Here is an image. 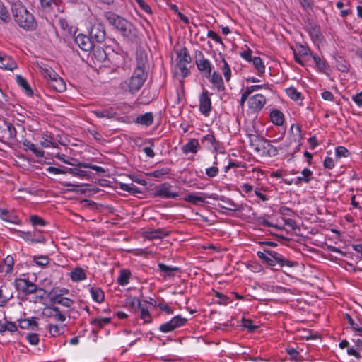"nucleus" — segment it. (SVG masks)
I'll return each mask as SVG.
<instances>
[{"label":"nucleus","instance_id":"nucleus-1","mask_svg":"<svg viewBox=\"0 0 362 362\" xmlns=\"http://www.w3.org/2000/svg\"><path fill=\"white\" fill-rule=\"evenodd\" d=\"M11 12L14 21L22 29L33 31L37 28V23L35 18L21 1L11 4Z\"/></svg>","mask_w":362,"mask_h":362},{"label":"nucleus","instance_id":"nucleus-2","mask_svg":"<svg viewBox=\"0 0 362 362\" xmlns=\"http://www.w3.org/2000/svg\"><path fill=\"white\" fill-rule=\"evenodd\" d=\"M251 146L255 151L264 156H275L278 153L277 148L272 145L267 139L256 135H250Z\"/></svg>","mask_w":362,"mask_h":362},{"label":"nucleus","instance_id":"nucleus-3","mask_svg":"<svg viewBox=\"0 0 362 362\" xmlns=\"http://www.w3.org/2000/svg\"><path fill=\"white\" fill-rule=\"evenodd\" d=\"M41 74L49 80V86L58 92L66 89V83L63 79L50 67L40 66Z\"/></svg>","mask_w":362,"mask_h":362},{"label":"nucleus","instance_id":"nucleus-4","mask_svg":"<svg viewBox=\"0 0 362 362\" xmlns=\"http://www.w3.org/2000/svg\"><path fill=\"white\" fill-rule=\"evenodd\" d=\"M257 255L270 266H274L278 264L281 267L287 266L292 267L296 265V263L285 259L281 255L276 252H258Z\"/></svg>","mask_w":362,"mask_h":362},{"label":"nucleus","instance_id":"nucleus-5","mask_svg":"<svg viewBox=\"0 0 362 362\" xmlns=\"http://www.w3.org/2000/svg\"><path fill=\"white\" fill-rule=\"evenodd\" d=\"M43 317L49 320L64 323L66 320L67 312L64 310H61L58 306L54 304L47 305L44 308L42 313Z\"/></svg>","mask_w":362,"mask_h":362},{"label":"nucleus","instance_id":"nucleus-6","mask_svg":"<svg viewBox=\"0 0 362 362\" xmlns=\"http://www.w3.org/2000/svg\"><path fill=\"white\" fill-rule=\"evenodd\" d=\"M177 64L175 66L176 73L180 71L181 76L184 78L188 73L189 70L187 67L191 62V57L187 52L186 47H182L180 50L177 51Z\"/></svg>","mask_w":362,"mask_h":362},{"label":"nucleus","instance_id":"nucleus-7","mask_svg":"<svg viewBox=\"0 0 362 362\" xmlns=\"http://www.w3.org/2000/svg\"><path fill=\"white\" fill-rule=\"evenodd\" d=\"M14 286L18 291L25 295L35 293L38 289L37 285L30 281L26 274H23L20 278L16 279Z\"/></svg>","mask_w":362,"mask_h":362},{"label":"nucleus","instance_id":"nucleus-8","mask_svg":"<svg viewBox=\"0 0 362 362\" xmlns=\"http://www.w3.org/2000/svg\"><path fill=\"white\" fill-rule=\"evenodd\" d=\"M146 71L135 69L129 82V90L132 93L139 90L146 81Z\"/></svg>","mask_w":362,"mask_h":362},{"label":"nucleus","instance_id":"nucleus-9","mask_svg":"<svg viewBox=\"0 0 362 362\" xmlns=\"http://www.w3.org/2000/svg\"><path fill=\"white\" fill-rule=\"evenodd\" d=\"M75 42L83 52V54L79 53L83 60H84L85 57L88 59L90 54V37L83 34H79L76 37Z\"/></svg>","mask_w":362,"mask_h":362},{"label":"nucleus","instance_id":"nucleus-10","mask_svg":"<svg viewBox=\"0 0 362 362\" xmlns=\"http://www.w3.org/2000/svg\"><path fill=\"white\" fill-rule=\"evenodd\" d=\"M186 321V318L182 317L180 315H177L171 319L169 322L162 324L159 327V330L164 333L172 332L177 327L183 325Z\"/></svg>","mask_w":362,"mask_h":362},{"label":"nucleus","instance_id":"nucleus-11","mask_svg":"<svg viewBox=\"0 0 362 362\" xmlns=\"http://www.w3.org/2000/svg\"><path fill=\"white\" fill-rule=\"evenodd\" d=\"M118 31L120 32L124 37L131 41L136 40L139 37L137 30L132 23L127 21L123 22V25L119 28Z\"/></svg>","mask_w":362,"mask_h":362},{"label":"nucleus","instance_id":"nucleus-12","mask_svg":"<svg viewBox=\"0 0 362 362\" xmlns=\"http://www.w3.org/2000/svg\"><path fill=\"white\" fill-rule=\"evenodd\" d=\"M266 98L262 94H256L248 98V106L254 112L260 111L266 104Z\"/></svg>","mask_w":362,"mask_h":362},{"label":"nucleus","instance_id":"nucleus-13","mask_svg":"<svg viewBox=\"0 0 362 362\" xmlns=\"http://www.w3.org/2000/svg\"><path fill=\"white\" fill-rule=\"evenodd\" d=\"M211 110V102L208 90L202 92L199 97V110L205 116H208Z\"/></svg>","mask_w":362,"mask_h":362},{"label":"nucleus","instance_id":"nucleus-14","mask_svg":"<svg viewBox=\"0 0 362 362\" xmlns=\"http://www.w3.org/2000/svg\"><path fill=\"white\" fill-rule=\"evenodd\" d=\"M47 18L53 20L59 13L63 12V7L59 5L58 1L54 0L48 6L43 10Z\"/></svg>","mask_w":362,"mask_h":362},{"label":"nucleus","instance_id":"nucleus-15","mask_svg":"<svg viewBox=\"0 0 362 362\" xmlns=\"http://www.w3.org/2000/svg\"><path fill=\"white\" fill-rule=\"evenodd\" d=\"M16 62L9 55L0 52V68L5 70L13 71L17 69Z\"/></svg>","mask_w":362,"mask_h":362},{"label":"nucleus","instance_id":"nucleus-16","mask_svg":"<svg viewBox=\"0 0 362 362\" xmlns=\"http://www.w3.org/2000/svg\"><path fill=\"white\" fill-rule=\"evenodd\" d=\"M74 168H68V173L75 176L83 177L88 176V172L83 168H90V164H83L77 160Z\"/></svg>","mask_w":362,"mask_h":362},{"label":"nucleus","instance_id":"nucleus-17","mask_svg":"<svg viewBox=\"0 0 362 362\" xmlns=\"http://www.w3.org/2000/svg\"><path fill=\"white\" fill-rule=\"evenodd\" d=\"M18 235L25 241L34 243H44L45 239L40 235H37L35 231H18Z\"/></svg>","mask_w":362,"mask_h":362},{"label":"nucleus","instance_id":"nucleus-18","mask_svg":"<svg viewBox=\"0 0 362 362\" xmlns=\"http://www.w3.org/2000/svg\"><path fill=\"white\" fill-rule=\"evenodd\" d=\"M155 196L172 199L177 197L178 194L171 191V187L170 185L163 184L157 188Z\"/></svg>","mask_w":362,"mask_h":362},{"label":"nucleus","instance_id":"nucleus-19","mask_svg":"<svg viewBox=\"0 0 362 362\" xmlns=\"http://www.w3.org/2000/svg\"><path fill=\"white\" fill-rule=\"evenodd\" d=\"M18 326L23 329H31L37 331L38 329L37 319L35 317L30 318L20 319Z\"/></svg>","mask_w":362,"mask_h":362},{"label":"nucleus","instance_id":"nucleus-20","mask_svg":"<svg viewBox=\"0 0 362 362\" xmlns=\"http://www.w3.org/2000/svg\"><path fill=\"white\" fill-rule=\"evenodd\" d=\"M0 218L3 221L13 224L19 225L20 219L15 214L8 209L0 208Z\"/></svg>","mask_w":362,"mask_h":362},{"label":"nucleus","instance_id":"nucleus-21","mask_svg":"<svg viewBox=\"0 0 362 362\" xmlns=\"http://www.w3.org/2000/svg\"><path fill=\"white\" fill-rule=\"evenodd\" d=\"M105 16L108 23L111 25L114 26L117 30L123 25V22L127 21L126 19L112 12L105 13Z\"/></svg>","mask_w":362,"mask_h":362},{"label":"nucleus","instance_id":"nucleus-22","mask_svg":"<svg viewBox=\"0 0 362 362\" xmlns=\"http://www.w3.org/2000/svg\"><path fill=\"white\" fill-rule=\"evenodd\" d=\"M92 38L98 42H103L105 39L104 25L101 23L94 25L92 28Z\"/></svg>","mask_w":362,"mask_h":362},{"label":"nucleus","instance_id":"nucleus-23","mask_svg":"<svg viewBox=\"0 0 362 362\" xmlns=\"http://www.w3.org/2000/svg\"><path fill=\"white\" fill-rule=\"evenodd\" d=\"M136 69L146 71L148 67L147 54L143 51H138L136 57Z\"/></svg>","mask_w":362,"mask_h":362},{"label":"nucleus","instance_id":"nucleus-24","mask_svg":"<svg viewBox=\"0 0 362 362\" xmlns=\"http://www.w3.org/2000/svg\"><path fill=\"white\" fill-rule=\"evenodd\" d=\"M69 276L72 281L79 282L86 279L87 275L85 270L81 267H75L71 270Z\"/></svg>","mask_w":362,"mask_h":362},{"label":"nucleus","instance_id":"nucleus-25","mask_svg":"<svg viewBox=\"0 0 362 362\" xmlns=\"http://www.w3.org/2000/svg\"><path fill=\"white\" fill-rule=\"evenodd\" d=\"M199 148L200 145L198 140L190 139L186 144L182 146V151L185 154H188L189 153H196Z\"/></svg>","mask_w":362,"mask_h":362},{"label":"nucleus","instance_id":"nucleus-26","mask_svg":"<svg viewBox=\"0 0 362 362\" xmlns=\"http://www.w3.org/2000/svg\"><path fill=\"white\" fill-rule=\"evenodd\" d=\"M14 260L12 256H6L2 262H0V272L1 273L10 274L13 269Z\"/></svg>","mask_w":362,"mask_h":362},{"label":"nucleus","instance_id":"nucleus-27","mask_svg":"<svg viewBox=\"0 0 362 362\" xmlns=\"http://www.w3.org/2000/svg\"><path fill=\"white\" fill-rule=\"evenodd\" d=\"M53 304H59L65 308H69L74 305V301L66 297L61 296V295H54L50 298Z\"/></svg>","mask_w":362,"mask_h":362},{"label":"nucleus","instance_id":"nucleus-28","mask_svg":"<svg viewBox=\"0 0 362 362\" xmlns=\"http://www.w3.org/2000/svg\"><path fill=\"white\" fill-rule=\"evenodd\" d=\"M23 146L25 147V151H30L33 154H35L37 157H42L44 156V151L37 148L35 144L32 143L31 141H28V139H23L22 138V140H21Z\"/></svg>","mask_w":362,"mask_h":362},{"label":"nucleus","instance_id":"nucleus-29","mask_svg":"<svg viewBox=\"0 0 362 362\" xmlns=\"http://www.w3.org/2000/svg\"><path fill=\"white\" fill-rule=\"evenodd\" d=\"M16 83H18V85L22 88V89L23 90V91L25 92V93L27 95H28V96L33 95V91L30 86L28 83L27 80L24 77H23L21 75H17L16 76Z\"/></svg>","mask_w":362,"mask_h":362},{"label":"nucleus","instance_id":"nucleus-30","mask_svg":"<svg viewBox=\"0 0 362 362\" xmlns=\"http://www.w3.org/2000/svg\"><path fill=\"white\" fill-rule=\"evenodd\" d=\"M64 324H52L49 323L47 325V329L49 330V334L52 337H59L64 334Z\"/></svg>","mask_w":362,"mask_h":362},{"label":"nucleus","instance_id":"nucleus-31","mask_svg":"<svg viewBox=\"0 0 362 362\" xmlns=\"http://www.w3.org/2000/svg\"><path fill=\"white\" fill-rule=\"evenodd\" d=\"M5 125L6 127L5 134L7 136V139L21 143V141L18 139L17 131L13 124L11 122H6Z\"/></svg>","mask_w":362,"mask_h":362},{"label":"nucleus","instance_id":"nucleus-32","mask_svg":"<svg viewBox=\"0 0 362 362\" xmlns=\"http://www.w3.org/2000/svg\"><path fill=\"white\" fill-rule=\"evenodd\" d=\"M270 119L276 126H281L284 122L283 113L278 110H273L270 112Z\"/></svg>","mask_w":362,"mask_h":362},{"label":"nucleus","instance_id":"nucleus-33","mask_svg":"<svg viewBox=\"0 0 362 362\" xmlns=\"http://www.w3.org/2000/svg\"><path fill=\"white\" fill-rule=\"evenodd\" d=\"M218 206L221 209L230 211H236L238 209V205L233 200L224 197L220 199Z\"/></svg>","mask_w":362,"mask_h":362},{"label":"nucleus","instance_id":"nucleus-34","mask_svg":"<svg viewBox=\"0 0 362 362\" xmlns=\"http://www.w3.org/2000/svg\"><path fill=\"white\" fill-rule=\"evenodd\" d=\"M49 262L50 259L47 255H37L33 257V262L35 263L36 266L41 268L46 267Z\"/></svg>","mask_w":362,"mask_h":362},{"label":"nucleus","instance_id":"nucleus-35","mask_svg":"<svg viewBox=\"0 0 362 362\" xmlns=\"http://www.w3.org/2000/svg\"><path fill=\"white\" fill-rule=\"evenodd\" d=\"M138 124L145 126H149L153 123V116L151 112H146L144 115H140L136 119Z\"/></svg>","mask_w":362,"mask_h":362},{"label":"nucleus","instance_id":"nucleus-36","mask_svg":"<svg viewBox=\"0 0 362 362\" xmlns=\"http://www.w3.org/2000/svg\"><path fill=\"white\" fill-rule=\"evenodd\" d=\"M92 52L95 59L99 62H101L106 59V53L100 46H92Z\"/></svg>","mask_w":362,"mask_h":362},{"label":"nucleus","instance_id":"nucleus-37","mask_svg":"<svg viewBox=\"0 0 362 362\" xmlns=\"http://www.w3.org/2000/svg\"><path fill=\"white\" fill-rule=\"evenodd\" d=\"M197 65L201 71H206L209 75L211 74V67L208 59L202 57L197 61Z\"/></svg>","mask_w":362,"mask_h":362},{"label":"nucleus","instance_id":"nucleus-38","mask_svg":"<svg viewBox=\"0 0 362 362\" xmlns=\"http://www.w3.org/2000/svg\"><path fill=\"white\" fill-rule=\"evenodd\" d=\"M131 272L127 269H122L117 278V282L121 286H125L129 283Z\"/></svg>","mask_w":362,"mask_h":362},{"label":"nucleus","instance_id":"nucleus-39","mask_svg":"<svg viewBox=\"0 0 362 362\" xmlns=\"http://www.w3.org/2000/svg\"><path fill=\"white\" fill-rule=\"evenodd\" d=\"M311 175H312V172L309 169L305 168L302 171V173H301V176H299V177H296V179L295 180L294 183L296 185H299L302 182L308 183L310 180V177Z\"/></svg>","mask_w":362,"mask_h":362},{"label":"nucleus","instance_id":"nucleus-40","mask_svg":"<svg viewBox=\"0 0 362 362\" xmlns=\"http://www.w3.org/2000/svg\"><path fill=\"white\" fill-rule=\"evenodd\" d=\"M119 187L121 189L126 191L130 194H135L137 193H140L141 191L139 189L138 187H136L133 184H126L123 182H119L118 183Z\"/></svg>","mask_w":362,"mask_h":362},{"label":"nucleus","instance_id":"nucleus-41","mask_svg":"<svg viewBox=\"0 0 362 362\" xmlns=\"http://www.w3.org/2000/svg\"><path fill=\"white\" fill-rule=\"evenodd\" d=\"M211 82L218 89L223 88V81L221 76L216 71H214L211 77Z\"/></svg>","mask_w":362,"mask_h":362},{"label":"nucleus","instance_id":"nucleus-42","mask_svg":"<svg viewBox=\"0 0 362 362\" xmlns=\"http://www.w3.org/2000/svg\"><path fill=\"white\" fill-rule=\"evenodd\" d=\"M92 299L97 303H101L105 299L104 292L100 288H92Z\"/></svg>","mask_w":362,"mask_h":362},{"label":"nucleus","instance_id":"nucleus-43","mask_svg":"<svg viewBox=\"0 0 362 362\" xmlns=\"http://www.w3.org/2000/svg\"><path fill=\"white\" fill-rule=\"evenodd\" d=\"M287 95L293 100L297 101L302 98L301 93L298 91L294 87L291 86L286 89Z\"/></svg>","mask_w":362,"mask_h":362},{"label":"nucleus","instance_id":"nucleus-44","mask_svg":"<svg viewBox=\"0 0 362 362\" xmlns=\"http://www.w3.org/2000/svg\"><path fill=\"white\" fill-rule=\"evenodd\" d=\"M30 221L34 227H42L47 224V222L37 215H32L30 217Z\"/></svg>","mask_w":362,"mask_h":362},{"label":"nucleus","instance_id":"nucleus-45","mask_svg":"<svg viewBox=\"0 0 362 362\" xmlns=\"http://www.w3.org/2000/svg\"><path fill=\"white\" fill-rule=\"evenodd\" d=\"M6 287L1 286L0 287V306H4L6 304L8 300L11 298V295L6 293Z\"/></svg>","mask_w":362,"mask_h":362},{"label":"nucleus","instance_id":"nucleus-46","mask_svg":"<svg viewBox=\"0 0 362 362\" xmlns=\"http://www.w3.org/2000/svg\"><path fill=\"white\" fill-rule=\"evenodd\" d=\"M253 66L255 67L259 74H263L265 71V66L262 59L259 57H255L252 61Z\"/></svg>","mask_w":362,"mask_h":362},{"label":"nucleus","instance_id":"nucleus-47","mask_svg":"<svg viewBox=\"0 0 362 362\" xmlns=\"http://www.w3.org/2000/svg\"><path fill=\"white\" fill-rule=\"evenodd\" d=\"M0 19L4 23H8L11 20L9 12L1 2H0Z\"/></svg>","mask_w":362,"mask_h":362},{"label":"nucleus","instance_id":"nucleus-48","mask_svg":"<svg viewBox=\"0 0 362 362\" xmlns=\"http://www.w3.org/2000/svg\"><path fill=\"white\" fill-rule=\"evenodd\" d=\"M168 235V233L162 230L151 231L148 235L150 239L163 238Z\"/></svg>","mask_w":362,"mask_h":362},{"label":"nucleus","instance_id":"nucleus-49","mask_svg":"<svg viewBox=\"0 0 362 362\" xmlns=\"http://www.w3.org/2000/svg\"><path fill=\"white\" fill-rule=\"evenodd\" d=\"M56 158H58L59 160L63 161L65 163H67V164H69V165H76V162H77L76 159L73 158L69 157V156H66L64 154L57 153L56 155Z\"/></svg>","mask_w":362,"mask_h":362},{"label":"nucleus","instance_id":"nucleus-50","mask_svg":"<svg viewBox=\"0 0 362 362\" xmlns=\"http://www.w3.org/2000/svg\"><path fill=\"white\" fill-rule=\"evenodd\" d=\"M185 200L193 204H197L199 202H204V199L203 197L193 194L187 195L185 197Z\"/></svg>","mask_w":362,"mask_h":362},{"label":"nucleus","instance_id":"nucleus-51","mask_svg":"<svg viewBox=\"0 0 362 362\" xmlns=\"http://www.w3.org/2000/svg\"><path fill=\"white\" fill-rule=\"evenodd\" d=\"M47 172L53 175L66 174L68 173V168H57L49 166L46 169Z\"/></svg>","mask_w":362,"mask_h":362},{"label":"nucleus","instance_id":"nucleus-52","mask_svg":"<svg viewBox=\"0 0 362 362\" xmlns=\"http://www.w3.org/2000/svg\"><path fill=\"white\" fill-rule=\"evenodd\" d=\"M222 61H223V65L221 67V70H222V72L223 74L226 81H228L230 79L231 71H230V66L228 64V63L226 62V61L224 59H223Z\"/></svg>","mask_w":362,"mask_h":362},{"label":"nucleus","instance_id":"nucleus-53","mask_svg":"<svg viewBox=\"0 0 362 362\" xmlns=\"http://www.w3.org/2000/svg\"><path fill=\"white\" fill-rule=\"evenodd\" d=\"M202 143H206L207 144L211 145V147L214 148H217V144L216 143V139L214 135L207 134L204 136L202 139Z\"/></svg>","mask_w":362,"mask_h":362},{"label":"nucleus","instance_id":"nucleus-54","mask_svg":"<svg viewBox=\"0 0 362 362\" xmlns=\"http://www.w3.org/2000/svg\"><path fill=\"white\" fill-rule=\"evenodd\" d=\"M110 317H102L92 320V325L101 328L110 322Z\"/></svg>","mask_w":362,"mask_h":362},{"label":"nucleus","instance_id":"nucleus-55","mask_svg":"<svg viewBox=\"0 0 362 362\" xmlns=\"http://www.w3.org/2000/svg\"><path fill=\"white\" fill-rule=\"evenodd\" d=\"M242 327L247 329L250 332H254L258 327L257 325H253V322L251 320L248 319L242 320Z\"/></svg>","mask_w":362,"mask_h":362},{"label":"nucleus","instance_id":"nucleus-56","mask_svg":"<svg viewBox=\"0 0 362 362\" xmlns=\"http://www.w3.org/2000/svg\"><path fill=\"white\" fill-rule=\"evenodd\" d=\"M26 339L31 345H37L39 343V335L36 333H29L26 335Z\"/></svg>","mask_w":362,"mask_h":362},{"label":"nucleus","instance_id":"nucleus-57","mask_svg":"<svg viewBox=\"0 0 362 362\" xmlns=\"http://www.w3.org/2000/svg\"><path fill=\"white\" fill-rule=\"evenodd\" d=\"M43 139L45 141L41 142L42 147L49 148L51 146H54V143L53 142V139L51 136L45 134Z\"/></svg>","mask_w":362,"mask_h":362},{"label":"nucleus","instance_id":"nucleus-58","mask_svg":"<svg viewBox=\"0 0 362 362\" xmlns=\"http://www.w3.org/2000/svg\"><path fill=\"white\" fill-rule=\"evenodd\" d=\"M335 155L337 158L347 157L349 156V151L344 146H338L335 150Z\"/></svg>","mask_w":362,"mask_h":362},{"label":"nucleus","instance_id":"nucleus-59","mask_svg":"<svg viewBox=\"0 0 362 362\" xmlns=\"http://www.w3.org/2000/svg\"><path fill=\"white\" fill-rule=\"evenodd\" d=\"M158 267L161 272H165V273L168 274V275H170V272H172L178 271L177 267H171L167 266V265H165L164 264H161V263L158 264Z\"/></svg>","mask_w":362,"mask_h":362},{"label":"nucleus","instance_id":"nucleus-60","mask_svg":"<svg viewBox=\"0 0 362 362\" xmlns=\"http://www.w3.org/2000/svg\"><path fill=\"white\" fill-rule=\"evenodd\" d=\"M313 60L315 63V65L317 67V69L320 71H322L325 69V63L321 60L320 57L317 56V55H315L313 56Z\"/></svg>","mask_w":362,"mask_h":362},{"label":"nucleus","instance_id":"nucleus-61","mask_svg":"<svg viewBox=\"0 0 362 362\" xmlns=\"http://www.w3.org/2000/svg\"><path fill=\"white\" fill-rule=\"evenodd\" d=\"M219 170L217 167L212 166L211 168H209L206 169V174L207 176L210 177H214L217 175Z\"/></svg>","mask_w":362,"mask_h":362},{"label":"nucleus","instance_id":"nucleus-62","mask_svg":"<svg viewBox=\"0 0 362 362\" xmlns=\"http://www.w3.org/2000/svg\"><path fill=\"white\" fill-rule=\"evenodd\" d=\"M335 165L334 160L331 157H326L324 160V167L328 169H332Z\"/></svg>","mask_w":362,"mask_h":362},{"label":"nucleus","instance_id":"nucleus-63","mask_svg":"<svg viewBox=\"0 0 362 362\" xmlns=\"http://www.w3.org/2000/svg\"><path fill=\"white\" fill-rule=\"evenodd\" d=\"M286 351L293 360H296V361L298 360L297 358H298V356L299 355V353L296 349H295L294 348H288L286 349Z\"/></svg>","mask_w":362,"mask_h":362},{"label":"nucleus","instance_id":"nucleus-64","mask_svg":"<svg viewBox=\"0 0 362 362\" xmlns=\"http://www.w3.org/2000/svg\"><path fill=\"white\" fill-rule=\"evenodd\" d=\"M158 308H159L161 310L164 311L167 314H173V310L165 303H158Z\"/></svg>","mask_w":362,"mask_h":362}]
</instances>
